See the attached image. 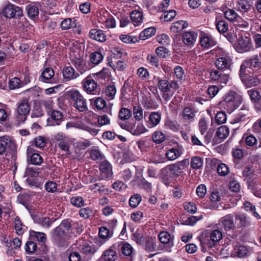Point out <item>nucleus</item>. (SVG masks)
<instances>
[{"mask_svg":"<svg viewBox=\"0 0 261 261\" xmlns=\"http://www.w3.org/2000/svg\"><path fill=\"white\" fill-rule=\"evenodd\" d=\"M37 246L36 243L29 240L25 244V250L29 254H32L36 251Z\"/></svg>","mask_w":261,"mask_h":261,"instance_id":"nucleus-49","label":"nucleus"},{"mask_svg":"<svg viewBox=\"0 0 261 261\" xmlns=\"http://www.w3.org/2000/svg\"><path fill=\"white\" fill-rule=\"evenodd\" d=\"M191 167L194 169H200L203 164V160L199 156H193L191 160Z\"/></svg>","mask_w":261,"mask_h":261,"instance_id":"nucleus-37","label":"nucleus"},{"mask_svg":"<svg viewBox=\"0 0 261 261\" xmlns=\"http://www.w3.org/2000/svg\"><path fill=\"white\" fill-rule=\"evenodd\" d=\"M226 120V115L223 112L217 113L215 116V122L217 124H222Z\"/></svg>","mask_w":261,"mask_h":261,"instance_id":"nucleus-63","label":"nucleus"},{"mask_svg":"<svg viewBox=\"0 0 261 261\" xmlns=\"http://www.w3.org/2000/svg\"><path fill=\"white\" fill-rule=\"evenodd\" d=\"M54 75V71L51 68L46 67L43 70L41 77L44 80H49Z\"/></svg>","mask_w":261,"mask_h":261,"instance_id":"nucleus-54","label":"nucleus"},{"mask_svg":"<svg viewBox=\"0 0 261 261\" xmlns=\"http://www.w3.org/2000/svg\"><path fill=\"white\" fill-rule=\"evenodd\" d=\"M40 168L37 167H28L25 170V174L27 176L32 177H36L39 175Z\"/></svg>","mask_w":261,"mask_h":261,"instance_id":"nucleus-59","label":"nucleus"},{"mask_svg":"<svg viewBox=\"0 0 261 261\" xmlns=\"http://www.w3.org/2000/svg\"><path fill=\"white\" fill-rule=\"evenodd\" d=\"M45 189L50 193H54L57 190V184L56 182L53 181H48L45 184Z\"/></svg>","mask_w":261,"mask_h":261,"instance_id":"nucleus-61","label":"nucleus"},{"mask_svg":"<svg viewBox=\"0 0 261 261\" xmlns=\"http://www.w3.org/2000/svg\"><path fill=\"white\" fill-rule=\"evenodd\" d=\"M182 116L186 120L192 121L195 117V112L190 108H185L182 111Z\"/></svg>","mask_w":261,"mask_h":261,"instance_id":"nucleus-46","label":"nucleus"},{"mask_svg":"<svg viewBox=\"0 0 261 261\" xmlns=\"http://www.w3.org/2000/svg\"><path fill=\"white\" fill-rule=\"evenodd\" d=\"M101 258L105 261H115L117 259L118 256L116 251V247L115 245L111 246L109 249L105 250Z\"/></svg>","mask_w":261,"mask_h":261,"instance_id":"nucleus-13","label":"nucleus"},{"mask_svg":"<svg viewBox=\"0 0 261 261\" xmlns=\"http://www.w3.org/2000/svg\"><path fill=\"white\" fill-rule=\"evenodd\" d=\"M11 141L9 138H4L0 141V155L6 154L7 148L10 146Z\"/></svg>","mask_w":261,"mask_h":261,"instance_id":"nucleus-40","label":"nucleus"},{"mask_svg":"<svg viewBox=\"0 0 261 261\" xmlns=\"http://www.w3.org/2000/svg\"><path fill=\"white\" fill-rule=\"evenodd\" d=\"M91 103H93L97 110H102L107 108V102L103 98L98 97L90 100Z\"/></svg>","mask_w":261,"mask_h":261,"instance_id":"nucleus-29","label":"nucleus"},{"mask_svg":"<svg viewBox=\"0 0 261 261\" xmlns=\"http://www.w3.org/2000/svg\"><path fill=\"white\" fill-rule=\"evenodd\" d=\"M69 96L73 102V106L77 110L81 112L88 110L87 100L78 91H70Z\"/></svg>","mask_w":261,"mask_h":261,"instance_id":"nucleus-6","label":"nucleus"},{"mask_svg":"<svg viewBox=\"0 0 261 261\" xmlns=\"http://www.w3.org/2000/svg\"><path fill=\"white\" fill-rule=\"evenodd\" d=\"M185 210L191 214H195L197 212V207L195 204L191 202H186L184 203Z\"/></svg>","mask_w":261,"mask_h":261,"instance_id":"nucleus-58","label":"nucleus"},{"mask_svg":"<svg viewBox=\"0 0 261 261\" xmlns=\"http://www.w3.org/2000/svg\"><path fill=\"white\" fill-rule=\"evenodd\" d=\"M23 83H0V89L6 90H13L20 87Z\"/></svg>","mask_w":261,"mask_h":261,"instance_id":"nucleus-35","label":"nucleus"},{"mask_svg":"<svg viewBox=\"0 0 261 261\" xmlns=\"http://www.w3.org/2000/svg\"><path fill=\"white\" fill-rule=\"evenodd\" d=\"M218 173L221 176H225L229 173V168L224 163H220L217 168Z\"/></svg>","mask_w":261,"mask_h":261,"instance_id":"nucleus-60","label":"nucleus"},{"mask_svg":"<svg viewBox=\"0 0 261 261\" xmlns=\"http://www.w3.org/2000/svg\"><path fill=\"white\" fill-rule=\"evenodd\" d=\"M100 176L102 179H110L113 175L112 167L107 161H101L99 165Z\"/></svg>","mask_w":261,"mask_h":261,"instance_id":"nucleus-11","label":"nucleus"},{"mask_svg":"<svg viewBox=\"0 0 261 261\" xmlns=\"http://www.w3.org/2000/svg\"><path fill=\"white\" fill-rule=\"evenodd\" d=\"M131 115V111L128 109L122 108L119 111V117L121 120H125L128 119Z\"/></svg>","mask_w":261,"mask_h":261,"instance_id":"nucleus-57","label":"nucleus"},{"mask_svg":"<svg viewBox=\"0 0 261 261\" xmlns=\"http://www.w3.org/2000/svg\"><path fill=\"white\" fill-rule=\"evenodd\" d=\"M260 62L257 56H254L251 58L245 60L242 64V70H243L245 67L249 68L252 70V67H257L259 66Z\"/></svg>","mask_w":261,"mask_h":261,"instance_id":"nucleus-20","label":"nucleus"},{"mask_svg":"<svg viewBox=\"0 0 261 261\" xmlns=\"http://www.w3.org/2000/svg\"><path fill=\"white\" fill-rule=\"evenodd\" d=\"M152 138L155 143H161L165 140L166 137L163 132L156 131L153 133Z\"/></svg>","mask_w":261,"mask_h":261,"instance_id":"nucleus-48","label":"nucleus"},{"mask_svg":"<svg viewBox=\"0 0 261 261\" xmlns=\"http://www.w3.org/2000/svg\"><path fill=\"white\" fill-rule=\"evenodd\" d=\"M190 164L189 160L185 159L181 161L169 165L166 168L162 170V173L170 171L175 176H179L182 173L184 170L189 166Z\"/></svg>","mask_w":261,"mask_h":261,"instance_id":"nucleus-7","label":"nucleus"},{"mask_svg":"<svg viewBox=\"0 0 261 261\" xmlns=\"http://www.w3.org/2000/svg\"><path fill=\"white\" fill-rule=\"evenodd\" d=\"M30 235L31 238H36L38 241L40 242L44 243L46 240V235L43 232L30 230Z\"/></svg>","mask_w":261,"mask_h":261,"instance_id":"nucleus-39","label":"nucleus"},{"mask_svg":"<svg viewBox=\"0 0 261 261\" xmlns=\"http://www.w3.org/2000/svg\"><path fill=\"white\" fill-rule=\"evenodd\" d=\"M103 59V56L98 51L93 53L90 57V61L95 65L98 64Z\"/></svg>","mask_w":261,"mask_h":261,"instance_id":"nucleus-45","label":"nucleus"},{"mask_svg":"<svg viewBox=\"0 0 261 261\" xmlns=\"http://www.w3.org/2000/svg\"><path fill=\"white\" fill-rule=\"evenodd\" d=\"M176 11L173 10L165 11L162 15L161 18L164 19V21H170L176 16Z\"/></svg>","mask_w":261,"mask_h":261,"instance_id":"nucleus-50","label":"nucleus"},{"mask_svg":"<svg viewBox=\"0 0 261 261\" xmlns=\"http://www.w3.org/2000/svg\"><path fill=\"white\" fill-rule=\"evenodd\" d=\"M214 54L217 58L215 64L218 69H227L230 67L232 63L231 59L222 48L217 46L213 49V55Z\"/></svg>","mask_w":261,"mask_h":261,"instance_id":"nucleus-4","label":"nucleus"},{"mask_svg":"<svg viewBox=\"0 0 261 261\" xmlns=\"http://www.w3.org/2000/svg\"><path fill=\"white\" fill-rule=\"evenodd\" d=\"M248 94L252 101L254 102H257L260 98L259 92L254 89H251L248 91Z\"/></svg>","mask_w":261,"mask_h":261,"instance_id":"nucleus-64","label":"nucleus"},{"mask_svg":"<svg viewBox=\"0 0 261 261\" xmlns=\"http://www.w3.org/2000/svg\"><path fill=\"white\" fill-rule=\"evenodd\" d=\"M133 115L135 118L138 121H140L143 118V109L140 106H135L133 108Z\"/></svg>","mask_w":261,"mask_h":261,"instance_id":"nucleus-53","label":"nucleus"},{"mask_svg":"<svg viewBox=\"0 0 261 261\" xmlns=\"http://www.w3.org/2000/svg\"><path fill=\"white\" fill-rule=\"evenodd\" d=\"M94 76H96L97 79L95 78L96 80H110V73L108 69H104L94 74Z\"/></svg>","mask_w":261,"mask_h":261,"instance_id":"nucleus-47","label":"nucleus"},{"mask_svg":"<svg viewBox=\"0 0 261 261\" xmlns=\"http://www.w3.org/2000/svg\"><path fill=\"white\" fill-rule=\"evenodd\" d=\"M80 216L85 219H87L94 215V212L90 207L82 208L79 211Z\"/></svg>","mask_w":261,"mask_h":261,"instance_id":"nucleus-44","label":"nucleus"},{"mask_svg":"<svg viewBox=\"0 0 261 261\" xmlns=\"http://www.w3.org/2000/svg\"><path fill=\"white\" fill-rule=\"evenodd\" d=\"M0 14L6 18L13 19V22L15 27L19 28L21 26V21L23 19V15L20 7L8 4L2 9Z\"/></svg>","mask_w":261,"mask_h":261,"instance_id":"nucleus-1","label":"nucleus"},{"mask_svg":"<svg viewBox=\"0 0 261 261\" xmlns=\"http://www.w3.org/2000/svg\"><path fill=\"white\" fill-rule=\"evenodd\" d=\"M234 252L238 257H243L247 255L248 250L246 247L241 245L234 248Z\"/></svg>","mask_w":261,"mask_h":261,"instance_id":"nucleus-43","label":"nucleus"},{"mask_svg":"<svg viewBox=\"0 0 261 261\" xmlns=\"http://www.w3.org/2000/svg\"><path fill=\"white\" fill-rule=\"evenodd\" d=\"M234 217L236 223L239 227H247L249 224L245 214L238 213Z\"/></svg>","mask_w":261,"mask_h":261,"instance_id":"nucleus-26","label":"nucleus"},{"mask_svg":"<svg viewBox=\"0 0 261 261\" xmlns=\"http://www.w3.org/2000/svg\"><path fill=\"white\" fill-rule=\"evenodd\" d=\"M130 17L135 25H138L142 22L143 14L140 11L136 10L133 11L130 14Z\"/></svg>","mask_w":261,"mask_h":261,"instance_id":"nucleus-27","label":"nucleus"},{"mask_svg":"<svg viewBox=\"0 0 261 261\" xmlns=\"http://www.w3.org/2000/svg\"><path fill=\"white\" fill-rule=\"evenodd\" d=\"M87 152L89 153L90 159L93 161L102 160L104 158L103 154L96 146L92 147Z\"/></svg>","mask_w":261,"mask_h":261,"instance_id":"nucleus-22","label":"nucleus"},{"mask_svg":"<svg viewBox=\"0 0 261 261\" xmlns=\"http://www.w3.org/2000/svg\"><path fill=\"white\" fill-rule=\"evenodd\" d=\"M212 230L207 229L203 231L202 233L200 240L201 245L202 246V250L204 249V246L206 245L208 247H212Z\"/></svg>","mask_w":261,"mask_h":261,"instance_id":"nucleus-14","label":"nucleus"},{"mask_svg":"<svg viewBox=\"0 0 261 261\" xmlns=\"http://www.w3.org/2000/svg\"><path fill=\"white\" fill-rule=\"evenodd\" d=\"M65 230H62L56 227L52 231L51 241L58 247L63 248L67 246Z\"/></svg>","mask_w":261,"mask_h":261,"instance_id":"nucleus-8","label":"nucleus"},{"mask_svg":"<svg viewBox=\"0 0 261 261\" xmlns=\"http://www.w3.org/2000/svg\"><path fill=\"white\" fill-rule=\"evenodd\" d=\"M225 17L230 21H239L241 19L236 12L233 9H228L224 13Z\"/></svg>","mask_w":261,"mask_h":261,"instance_id":"nucleus-36","label":"nucleus"},{"mask_svg":"<svg viewBox=\"0 0 261 261\" xmlns=\"http://www.w3.org/2000/svg\"><path fill=\"white\" fill-rule=\"evenodd\" d=\"M30 161L33 165H40L42 163L43 159L39 153H34L30 156Z\"/></svg>","mask_w":261,"mask_h":261,"instance_id":"nucleus-56","label":"nucleus"},{"mask_svg":"<svg viewBox=\"0 0 261 261\" xmlns=\"http://www.w3.org/2000/svg\"><path fill=\"white\" fill-rule=\"evenodd\" d=\"M181 154V152L175 148L169 149L166 153L167 158L170 161H174Z\"/></svg>","mask_w":261,"mask_h":261,"instance_id":"nucleus-33","label":"nucleus"},{"mask_svg":"<svg viewBox=\"0 0 261 261\" xmlns=\"http://www.w3.org/2000/svg\"><path fill=\"white\" fill-rule=\"evenodd\" d=\"M158 88L163 92L173 93L179 86L177 83H158Z\"/></svg>","mask_w":261,"mask_h":261,"instance_id":"nucleus-15","label":"nucleus"},{"mask_svg":"<svg viewBox=\"0 0 261 261\" xmlns=\"http://www.w3.org/2000/svg\"><path fill=\"white\" fill-rule=\"evenodd\" d=\"M240 76L242 82H259L261 81V76L258 75L255 73L252 72L249 68L245 67L242 70V65L240 69Z\"/></svg>","mask_w":261,"mask_h":261,"instance_id":"nucleus-9","label":"nucleus"},{"mask_svg":"<svg viewBox=\"0 0 261 261\" xmlns=\"http://www.w3.org/2000/svg\"><path fill=\"white\" fill-rule=\"evenodd\" d=\"M120 249L121 253L126 256H130L133 252V247L127 243L122 244Z\"/></svg>","mask_w":261,"mask_h":261,"instance_id":"nucleus-42","label":"nucleus"},{"mask_svg":"<svg viewBox=\"0 0 261 261\" xmlns=\"http://www.w3.org/2000/svg\"><path fill=\"white\" fill-rule=\"evenodd\" d=\"M89 36L91 39L100 42H105L107 38L102 30L96 29H91L89 32Z\"/></svg>","mask_w":261,"mask_h":261,"instance_id":"nucleus-18","label":"nucleus"},{"mask_svg":"<svg viewBox=\"0 0 261 261\" xmlns=\"http://www.w3.org/2000/svg\"><path fill=\"white\" fill-rule=\"evenodd\" d=\"M216 28L219 33H224L228 30V25L225 21L219 20L217 22Z\"/></svg>","mask_w":261,"mask_h":261,"instance_id":"nucleus-62","label":"nucleus"},{"mask_svg":"<svg viewBox=\"0 0 261 261\" xmlns=\"http://www.w3.org/2000/svg\"><path fill=\"white\" fill-rule=\"evenodd\" d=\"M222 221L226 231L232 230L235 228L232 215H226L222 218Z\"/></svg>","mask_w":261,"mask_h":261,"instance_id":"nucleus-21","label":"nucleus"},{"mask_svg":"<svg viewBox=\"0 0 261 261\" xmlns=\"http://www.w3.org/2000/svg\"><path fill=\"white\" fill-rule=\"evenodd\" d=\"M228 135V128L226 126H221L217 129L216 132L215 138L213 139V144L214 143L218 144L221 143L227 137Z\"/></svg>","mask_w":261,"mask_h":261,"instance_id":"nucleus-12","label":"nucleus"},{"mask_svg":"<svg viewBox=\"0 0 261 261\" xmlns=\"http://www.w3.org/2000/svg\"><path fill=\"white\" fill-rule=\"evenodd\" d=\"M141 201V196L138 194H134L129 199V204L132 207H136Z\"/></svg>","mask_w":261,"mask_h":261,"instance_id":"nucleus-51","label":"nucleus"},{"mask_svg":"<svg viewBox=\"0 0 261 261\" xmlns=\"http://www.w3.org/2000/svg\"><path fill=\"white\" fill-rule=\"evenodd\" d=\"M221 79L222 82H227L230 80V76L228 73H223L222 71L215 70L213 74V81Z\"/></svg>","mask_w":261,"mask_h":261,"instance_id":"nucleus-38","label":"nucleus"},{"mask_svg":"<svg viewBox=\"0 0 261 261\" xmlns=\"http://www.w3.org/2000/svg\"><path fill=\"white\" fill-rule=\"evenodd\" d=\"M188 23L184 20H179L173 22L171 27L170 31L173 33H178L181 31L188 27Z\"/></svg>","mask_w":261,"mask_h":261,"instance_id":"nucleus-24","label":"nucleus"},{"mask_svg":"<svg viewBox=\"0 0 261 261\" xmlns=\"http://www.w3.org/2000/svg\"><path fill=\"white\" fill-rule=\"evenodd\" d=\"M161 115L159 112H152L149 116L150 123L148 126L150 128L156 126L160 122Z\"/></svg>","mask_w":261,"mask_h":261,"instance_id":"nucleus-31","label":"nucleus"},{"mask_svg":"<svg viewBox=\"0 0 261 261\" xmlns=\"http://www.w3.org/2000/svg\"><path fill=\"white\" fill-rule=\"evenodd\" d=\"M29 101V98H24L17 103L15 116L19 123L25 121L30 112L31 106Z\"/></svg>","mask_w":261,"mask_h":261,"instance_id":"nucleus-5","label":"nucleus"},{"mask_svg":"<svg viewBox=\"0 0 261 261\" xmlns=\"http://www.w3.org/2000/svg\"><path fill=\"white\" fill-rule=\"evenodd\" d=\"M85 90L89 94H99L100 90L98 88L97 83H84Z\"/></svg>","mask_w":261,"mask_h":261,"instance_id":"nucleus-23","label":"nucleus"},{"mask_svg":"<svg viewBox=\"0 0 261 261\" xmlns=\"http://www.w3.org/2000/svg\"><path fill=\"white\" fill-rule=\"evenodd\" d=\"M116 93V89L114 85L108 86L105 89L106 95L110 99H113Z\"/></svg>","mask_w":261,"mask_h":261,"instance_id":"nucleus-52","label":"nucleus"},{"mask_svg":"<svg viewBox=\"0 0 261 261\" xmlns=\"http://www.w3.org/2000/svg\"><path fill=\"white\" fill-rule=\"evenodd\" d=\"M129 132L135 136H139L147 131L144 125L141 123H137L136 122H131L130 127H128Z\"/></svg>","mask_w":261,"mask_h":261,"instance_id":"nucleus-16","label":"nucleus"},{"mask_svg":"<svg viewBox=\"0 0 261 261\" xmlns=\"http://www.w3.org/2000/svg\"><path fill=\"white\" fill-rule=\"evenodd\" d=\"M15 229L18 235H22L25 230L24 226L22 224L18 217H16L14 221Z\"/></svg>","mask_w":261,"mask_h":261,"instance_id":"nucleus-41","label":"nucleus"},{"mask_svg":"<svg viewBox=\"0 0 261 261\" xmlns=\"http://www.w3.org/2000/svg\"><path fill=\"white\" fill-rule=\"evenodd\" d=\"M225 108L231 113L237 109L243 102L242 96L234 91H229L224 97Z\"/></svg>","mask_w":261,"mask_h":261,"instance_id":"nucleus-3","label":"nucleus"},{"mask_svg":"<svg viewBox=\"0 0 261 261\" xmlns=\"http://www.w3.org/2000/svg\"><path fill=\"white\" fill-rule=\"evenodd\" d=\"M236 51L239 53L250 51L253 49L250 35L247 32L241 31L238 34V38L234 45Z\"/></svg>","mask_w":261,"mask_h":261,"instance_id":"nucleus-2","label":"nucleus"},{"mask_svg":"<svg viewBox=\"0 0 261 261\" xmlns=\"http://www.w3.org/2000/svg\"><path fill=\"white\" fill-rule=\"evenodd\" d=\"M70 143V139L67 137L64 140L59 143L58 146L62 151L68 152L69 151Z\"/></svg>","mask_w":261,"mask_h":261,"instance_id":"nucleus-55","label":"nucleus"},{"mask_svg":"<svg viewBox=\"0 0 261 261\" xmlns=\"http://www.w3.org/2000/svg\"><path fill=\"white\" fill-rule=\"evenodd\" d=\"M25 9L27 11L29 17L31 19H35L38 17L39 14V9L34 4H31L27 5Z\"/></svg>","mask_w":261,"mask_h":261,"instance_id":"nucleus-30","label":"nucleus"},{"mask_svg":"<svg viewBox=\"0 0 261 261\" xmlns=\"http://www.w3.org/2000/svg\"><path fill=\"white\" fill-rule=\"evenodd\" d=\"M99 17V22L103 26L101 27L106 29H111L116 27V21L113 16L106 11L103 12L102 14Z\"/></svg>","mask_w":261,"mask_h":261,"instance_id":"nucleus-10","label":"nucleus"},{"mask_svg":"<svg viewBox=\"0 0 261 261\" xmlns=\"http://www.w3.org/2000/svg\"><path fill=\"white\" fill-rule=\"evenodd\" d=\"M155 33V28L153 27L146 28L140 34L139 39L142 40H145L153 36Z\"/></svg>","mask_w":261,"mask_h":261,"instance_id":"nucleus-32","label":"nucleus"},{"mask_svg":"<svg viewBox=\"0 0 261 261\" xmlns=\"http://www.w3.org/2000/svg\"><path fill=\"white\" fill-rule=\"evenodd\" d=\"M76 25L77 23L75 19L70 18L64 19L60 24L61 28L63 30H66L71 28L76 27Z\"/></svg>","mask_w":261,"mask_h":261,"instance_id":"nucleus-28","label":"nucleus"},{"mask_svg":"<svg viewBox=\"0 0 261 261\" xmlns=\"http://www.w3.org/2000/svg\"><path fill=\"white\" fill-rule=\"evenodd\" d=\"M72 62L77 69L81 73L86 70L87 67L85 65V61L81 58L76 57L72 59Z\"/></svg>","mask_w":261,"mask_h":261,"instance_id":"nucleus-34","label":"nucleus"},{"mask_svg":"<svg viewBox=\"0 0 261 261\" xmlns=\"http://www.w3.org/2000/svg\"><path fill=\"white\" fill-rule=\"evenodd\" d=\"M63 75L65 79L72 80L76 79L79 75L75 73L74 69L71 67H65L63 70Z\"/></svg>","mask_w":261,"mask_h":261,"instance_id":"nucleus-25","label":"nucleus"},{"mask_svg":"<svg viewBox=\"0 0 261 261\" xmlns=\"http://www.w3.org/2000/svg\"><path fill=\"white\" fill-rule=\"evenodd\" d=\"M197 34L194 31L187 32L183 35V42L185 45L192 46L196 42Z\"/></svg>","mask_w":261,"mask_h":261,"instance_id":"nucleus-17","label":"nucleus"},{"mask_svg":"<svg viewBox=\"0 0 261 261\" xmlns=\"http://www.w3.org/2000/svg\"><path fill=\"white\" fill-rule=\"evenodd\" d=\"M159 238L160 242L163 244H166L169 249H170L173 246L174 238L168 232H161L159 234Z\"/></svg>","mask_w":261,"mask_h":261,"instance_id":"nucleus-19","label":"nucleus"}]
</instances>
